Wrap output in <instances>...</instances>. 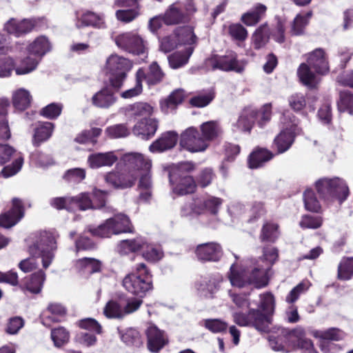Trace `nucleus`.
I'll return each instance as SVG.
<instances>
[{"mask_svg": "<svg viewBox=\"0 0 353 353\" xmlns=\"http://www.w3.org/2000/svg\"><path fill=\"white\" fill-rule=\"evenodd\" d=\"M312 334L315 338L330 341H340L344 337V333L336 328H330L325 331L314 330L312 331Z\"/></svg>", "mask_w": 353, "mask_h": 353, "instance_id": "58", "label": "nucleus"}, {"mask_svg": "<svg viewBox=\"0 0 353 353\" xmlns=\"http://www.w3.org/2000/svg\"><path fill=\"white\" fill-rule=\"evenodd\" d=\"M117 46L130 53L142 55L146 57L148 53L147 42L137 32H127L115 38Z\"/></svg>", "mask_w": 353, "mask_h": 353, "instance_id": "11", "label": "nucleus"}, {"mask_svg": "<svg viewBox=\"0 0 353 353\" xmlns=\"http://www.w3.org/2000/svg\"><path fill=\"white\" fill-rule=\"evenodd\" d=\"M105 134L110 139H119L128 136L130 130L125 124H116L108 127Z\"/></svg>", "mask_w": 353, "mask_h": 353, "instance_id": "60", "label": "nucleus"}, {"mask_svg": "<svg viewBox=\"0 0 353 353\" xmlns=\"http://www.w3.org/2000/svg\"><path fill=\"white\" fill-rule=\"evenodd\" d=\"M144 77V70L140 68L136 73V84L134 87L123 92L121 96L123 99H130L139 95L143 90L142 81Z\"/></svg>", "mask_w": 353, "mask_h": 353, "instance_id": "53", "label": "nucleus"}, {"mask_svg": "<svg viewBox=\"0 0 353 353\" xmlns=\"http://www.w3.org/2000/svg\"><path fill=\"white\" fill-rule=\"evenodd\" d=\"M39 62L40 59L27 56L21 60L18 66L15 65V74L18 76L30 74L36 70Z\"/></svg>", "mask_w": 353, "mask_h": 353, "instance_id": "44", "label": "nucleus"}, {"mask_svg": "<svg viewBox=\"0 0 353 353\" xmlns=\"http://www.w3.org/2000/svg\"><path fill=\"white\" fill-rule=\"evenodd\" d=\"M288 332H291V330L282 328L279 335L269 336L270 345L273 350L289 352L295 347L294 338H291Z\"/></svg>", "mask_w": 353, "mask_h": 353, "instance_id": "19", "label": "nucleus"}, {"mask_svg": "<svg viewBox=\"0 0 353 353\" xmlns=\"http://www.w3.org/2000/svg\"><path fill=\"white\" fill-rule=\"evenodd\" d=\"M140 251L143 257L150 262H157L163 256V252L160 245L148 243L144 239V245L141 246Z\"/></svg>", "mask_w": 353, "mask_h": 353, "instance_id": "41", "label": "nucleus"}, {"mask_svg": "<svg viewBox=\"0 0 353 353\" xmlns=\"http://www.w3.org/2000/svg\"><path fill=\"white\" fill-rule=\"evenodd\" d=\"M353 276V257H344L338 266L337 277L340 280L347 281Z\"/></svg>", "mask_w": 353, "mask_h": 353, "instance_id": "46", "label": "nucleus"}, {"mask_svg": "<svg viewBox=\"0 0 353 353\" xmlns=\"http://www.w3.org/2000/svg\"><path fill=\"white\" fill-rule=\"evenodd\" d=\"M199 260L217 261L223 255L222 248L216 242H210L197 245L195 251Z\"/></svg>", "mask_w": 353, "mask_h": 353, "instance_id": "18", "label": "nucleus"}, {"mask_svg": "<svg viewBox=\"0 0 353 353\" xmlns=\"http://www.w3.org/2000/svg\"><path fill=\"white\" fill-rule=\"evenodd\" d=\"M121 341L128 346L139 347L143 345V341L140 332L135 329H128L121 334Z\"/></svg>", "mask_w": 353, "mask_h": 353, "instance_id": "47", "label": "nucleus"}, {"mask_svg": "<svg viewBox=\"0 0 353 353\" xmlns=\"http://www.w3.org/2000/svg\"><path fill=\"white\" fill-rule=\"evenodd\" d=\"M144 245V239L137 237L134 239H126L119 242L117 245V252L121 255H125L130 252H135L141 250Z\"/></svg>", "mask_w": 353, "mask_h": 353, "instance_id": "43", "label": "nucleus"}, {"mask_svg": "<svg viewBox=\"0 0 353 353\" xmlns=\"http://www.w3.org/2000/svg\"><path fill=\"white\" fill-rule=\"evenodd\" d=\"M196 11L193 0L178 1L168 7L163 16V21L166 25L186 23Z\"/></svg>", "mask_w": 353, "mask_h": 353, "instance_id": "9", "label": "nucleus"}, {"mask_svg": "<svg viewBox=\"0 0 353 353\" xmlns=\"http://www.w3.org/2000/svg\"><path fill=\"white\" fill-rule=\"evenodd\" d=\"M311 283L307 280H303L296 286H295L287 295L286 301L288 303H294L296 301L300 295L305 293L310 287Z\"/></svg>", "mask_w": 353, "mask_h": 353, "instance_id": "62", "label": "nucleus"}, {"mask_svg": "<svg viewBox=\"0 0 353 353\" xmlns=\"http://www.w3.org/2000/svg\"><path fill=\"white\" fill-rule=\"evenodd\" d=\"M214 98V93L212 90H208L198 93L192 97L190 103L196 108H204L209 105Z\"/></svg>", "mask_w": 353, "mask_h": 353, "instance_id": "51", "label": "nucleus"}, {"mask_svg": "<svg viewBox=\"0 0 353 353\" xmlns=\"http://www.w3.org/2000/svg\"><path fill=\"white\" fill-rule=\"evenodd\" d=\"M178 141V134L174 131H168L154 141L149 147L152 153H160L174 148Z\"/></svg>", "mask_w": 353, "mask_h": 353, "instance_id": "24", "label": "nucleus"}, {"mask_svg": "<svg viewBox=\"0 0 353 353\" xmlns=\"http://www.w3.org/2000/svg\"><path fill=\"white\" fill-rule=\"evenodd\" d=\"M309 64L303 63L300 65L297 74L301 81L309 88H314L318 83L319 80L316 74L312 71Z\"/></svg>", "mask_w": 353, "mask_h": 353, "instance_id": "42", "label": "nucleus"}, {"mask_svg": "<svg viewBox=\"0 0 353 353\" xmlns=\"http://www.w3.org/2000/svg\"><path fill=\"white\" fill-rule=\"evenodd\" d=\"M196 39L192 27L178 28L173 34L160 40L159 49L164 53H168L174 49L179 50L183 47L193 45Z\"/></svg>", "mask_w": 353, "mask_h": 353, "instance_id": "8", "label": "nucleus"}, {"mask_svg": "<svg viewBox=\"0 0 353 353\" xmlns=\"http://www.w3.org/2000/svg\"><path fill=\"white\" fill-rule=\"evenodd\" d=\"M118 157L114 152H98L89 155L88 164L92 169H97L101 167H111L117 161Z\"/></svg>", "mask_w": 353, "mask_h": 353, "instance_id": "25", "label": "nucleus"}, {"mask_svg": "<svg viewBox=\"0 0 353 353\" xmlns=\"http://www.w3.org/2000/svg\"><path fill=\"white\" fill-rule=\"evenodd\" d=\"M23 157L21 153L17 154L16 157L12 164L5 166L1 174L4 178H8L17 174L23 164Z\"/></svg>", "mask_w": 353, "mask_h": 353, "instance_id": "55", "label": "nucleus"}, {"mask_svg": "<svg viewBox=\"0 0 353 353\" xmlns=\"http://www.w3.org/2000/svg\"><path fill=\"white\" fill-rule=\"evenodd\" d=\"M264 310H245L234 314V322L240 326L253 325L259 331L265 332L270 323V318Z\"/></svg>", "mask_w": 353, "mask_h": 353, "instance_id": "12", "label": "nucleus"}, {"mask_svg": "<svg viewBox=\"0 0 353 353\" xmlns=\"http://www.w3.org/2000/svg\"><path fill=\"white\" fill-rule=\"evenodd\" d=\"M154 112V108L148 103L137 102L125 108V114L128 121L148 119Z\"/></svg>", "mask_w": 353, "mask_h": 353, "instance_id": "22", "label": "nucleus"}, {"mask_svg": "<svg viewBox=\"0 0 353 353\" xmlns=\"http://www.w3.org/2000/svg\"><path fill=\"white\" fill-rule=\"evenodd\" d=\"M113 228L117 229L116 234L132 232V225L130 219L123 214H118L110 218Z\"/></svg>", "mask_w": 353, "mask_h": 353, "instance_id": "45", "label": "nucleus"}, {"mask_svg": "<svg viewBox=\"0 0 353 353\" xmlns=\"http://www.w3.org/2000/svg\"><path fill=\"white\" fill-rule=\"evenodd\" d=\"M267 8L261 3L256 4L253 8L241 17V21L248 26H252L256 24L265 14Z\"/></svg>", "mask_w": 353, "mask_h": 353, "instance_id": "39", "label": "nucleus"}, {"mask_svg": "<svg viewBox=\"0 0 353 353\" xmlns=\"http://www.w3.org/2000/svg\"><path fill=\"white\" fill-rule=\"evenodd\" d=\"M24 216V208L22 201L17 198L12 199V207L10 210L0 215V225L10 228L16 225Z\"/></svg>", "mask_w": 353, "mask_h": 353, "instance_id": "16", "label": "nucleus"}, {"mask_svg": "<svg viewBox=\"0 0 353 353\" xmlns=\"http://www.w3.org/2000/svg\"><path fill=\"white\" fill-rule=\"evenodd\" d=\"M72 199L74 210L75 208H79L81 210L96 209L95 203L92 201L90 196L86 192H82L74 197H72Z\"/></svg>", "mask_w": 353, "mask_h": 353, "instance_id": "54", "label": "nucleus"}, {"mask_svg": "<svg viewBox=\"0 0 353 353\" xmlns=\"http://www.w3.org/2000/svg\"><path fill=\"white\" fill-rule=\"evenodd\" d=\"M223 282V276L216 273L201 277L196 282L195 288L200 294L206 297H212L219 290Z\"/></svg>", "mask_w": 353, "mask_h": 353, "instance_id": "14", "label": "nucleus"}, {"mask_svg": "<svg viewBox=\"0 0 353 353\" xmlns=\"http://www.w3.org/2000/svg\"><path fill=\"white\" fill-rule=\"evenodd\" d=\"M76 26L79 28L84 26H92L97 28L105 27V20L103 14L92 12H85L81 16H77Z\"/></svg>", "mask_w": 353, "mask_h": 353, "instance_id": "29", "label": "nucleus"}, {"mask_svg": "<svg viewBox=\"0 0 353 353\" xmlns=\"http://www.w3.org/2000/svg\"><path fill=\"white\" fill-rule=\"evenodd\" d=\"M320 197L330 203L344 201L349 195V189L345 181L339 177L322 178L315 183Z\"/></svg>", "mask_w": 353, "mask_h": 353, "instance_id": "6", "label": "nucleus"}, {"mask_svg": "<svg viewBox=\"0 0 353 353\" xmlns=\"http://www.w3.org/2000/svg\"><path fill=\"white\" fill-rule=\"evenodd\" d=\"M256 114L257 111L254 108H248L243 110L236 121L232 125V131L250 132L256 119Z\"/></svg>", "mask_w": 353, "mask_h": 353, "instance_id": "20", "label": "nucleus"}, {"mask_svg": "<svg viewBox=\"0 0 353 353\" xmlns=\"http://www.w3.org/2000/svg\"><path fill=\"white\" fill-rule=\"evenodd\" d=\"M117 97L108 88H104L96 92L91 99L93 105L99 108L106 109L114 105Z\"/></svg>", "mask_w": 353, "mask_h": 353, "instance_id": "27", "label": "nucleus"}, {"mask_svg": "<svg viewBox=\"0 0 353 353\" xmlns=\"http://www.w3.org/2000/svg\"><path fill=\"white\" fill-rule=\"evenodd\" d=\"M52 49V45L48 39L45 36L36 38L27 48L28 52L35 57L41 58Z\"/></svg>", "mask_w": 353, "mask_h": 353, "instance_id": "28", "label": "nucleus"}, {"mask_svg": "<svg viewBox=\"0 0 353 353\" xmlns=\"http://www.w3.org/2000/svg\"><path fill=\"white\" fill-rule=\"evenodd\" d=\"M337 106L340 112L353 115V94L348 90L340 92Z\"/></svg>", "mask_w": 353, "mask_h": 353, "instance_id": "50", "label": "nucleus"}, {"mask_svg": "<svg viewBox=\"0 0 353 353\" xmlns=\"http://www.w3.org/2000/svg\"><path fill=\"white\" fill-rule=\"evenodd\" d=\"M123 161L127 169L132 173H138L148 171L152 168V161L140 153L132 152L125 154Z\"/></svg>", "mask_w": 353, "mask_h": 353, "instance_id": "15", "label": "nucleus"}, {"mask_svg": "<svg viewBox=\"0 0 353 353\" xmlns=\"http://www.w3.org/2000/svg\"><path fill=\"white\" fill-rule=\"evenodd\" d=\"M69 338V332L63 327H58L51 332V339L56 347H61L68 343Z\"/></svg>", "mask_w": 353, "mask_h": 353, "instance_id": "63", "label": "nucleus"}, {"mask_svg": "<svg viewBox=\"0 0 353 353\" xmlns=\"http://www.w3.org/2000/svg\"><path fill=\"white\" fill-rule=\"evenodd\" d=\"M185 98V92L182 89L173 91L170 96L161 102V108L164 113L173 111L176 107L182 103Z\"/></svg>", "mask_w": 353, "mask_h": 353, "instance_id": "37", "label": "nucleus"}, {"mask_svg": "<svg viewBox=\"0 0 353 353\" xmlns=\"http://www.w3.org/2000/svg\"><path fill=\"white\" fill-rule=\"evenodd\" d=\"M179 144L192 153L203 152L209 147V143L205 142V138L194 127H190L181 134Z\"/></svg>", "mask_w": 353, "mask_h": 353, "instance_id": "13", "label": "nucleus"}, {"mask_svg": "<svg viewBox=\"0 0 353 353\" xmlns=\"http://www.w3.org/2000/svg\"><path fill=\"white\" fill-rule=\"evenodd\" d=\"M145 334L148 348L151 352H159L168 343L165 332L155 325H150L146 330Z\"/></svg>", "mask_w": 353, "mask_h": 353, "instance_id": "17", "label": "nucleus"}, {"mask_svg": "<svg viewBox=\"0 0 353 353\" xmlns=\"http://www.w3.org/2000/svg\"><path fill=\"white\" fill-rule=\"evenodd\" d=\"M269 39V29L267 24L259 27L254 32L252 40L255 49L263 48Z\"/></svg>", "mask_w": 353, "mask_h": 353, "instance_id": "49", "label": "nucleus"}, {"mask_svg": "<svg viewBox=\"0 0 353 353\" xmlns=\"http://www.w3.org/2000/svg\"><path fill=\"white\" fill-rule=\"evenodd\" d=\"M59 234L54 231H39L32 237V241L28 246V252L32 256L41 259L43 268L47 269L54 258L57 249V240Z\"/></svg>", "mask_w": 353, "mask_h": 353, "instance_id": "3", "label": "nucleus"}, {"mask_svg": "<svg viewBox=\"0 0 353 353\" xmlns=\"http://www.w3.org/2000/svg\"><path fill=\"white\" fill-rule=\"evenodd\" d=\"M65 310H44L41 315L43 325L50 326L51 323L61 322L65 319Z\"/></svg>", "mask_w": 353, "mask_h": 353, "instance_id": "56", "label": "nucleus"}, {"mask_svg": "<svg viewBox=\"0 0 353 353\" xmlns=\"http://www.w3.org/2000/svg\"><path fill=\"white\" fill-rule=\"evenodd\" d=\"M54 124L51 122H42L35 128L32 143L34 146H39L42 143L48 141L52 135Z\"/></svg>", "mask_w": 353, "mask_h": 353, "instance_id": "33", "label": "nucleus"}, {"mask_svg": "<svg viewBox=\"0 0 353 353\" xmlns=\"http://www.w3.org/2000/svg\"><path fill=\"white\" fill-rule=\"evenodd\" d=\"M140 176L138 188L140 191L139 199L148 201L152 196V181L150 170L138 173Z\"/></svg>", "mask_w": 353, "mask_h": 353, "instance_id": "36", "label": "nucleus"}, {"mask_svg": "<svg viewBox=\"0 0 353 353\" xmlns=\"http://www.w3.org/2000/svg\"><path fill=\"white\" fill-rule=\"evenodd\" d=\"M195 170L192 162H181L173 166L169 174L173 192L179 195L193 193L196 183L190 174Z\"/></svg>", "mask_w": 353, "mask_h": 353, "instance_id": "4", "label": "nucleus"}, {"mask_svg": "<svg viewBox=\"0 0 353 353\" xmlns=\"http://www.w3.org/2000/svg\"><path fill=\"white\" fill-rule=\"evenodd\" d=\"M159 121L154 118L139 120L133 127V134L142 139H149L152 137L158 128Z\"/></svg>", "mask_w": 353, "mask_h": 353, "instance_id": "23", "label": "nucleus"}, {"mask_svg": "<svg viewBox=\"0 0 353 353\" xmlns=\"http://www.w3.org/2000/svg\"><path fill=\"white\" fill-rule=\"evenodd\" d=\"M15 72V60L12 57H0V78H9Z\"/></svg>", "mask_w": 353, "mask_h": 353, "instance_id": "57", "label": "nucleus"}, {"mask_svg": "<svg viewBox=\"0 0 353 353\" xmlns=\"http://www.w3.org/2000/svg\"><path fill=\"white\" fill-rule=\"evenodd\" d=\"M62 108V104L52 103L43 108L40 111V114L48 119H55L61 114Z\"/></svg>", "mask_w": 353, "mask_h": 353, "instance_id": "64", "label": "nucleus"}, {"mask_svg": "<svg viewBox=\"0 0 353 353\" xmlns=\"http://www.w3.org/2000/svg\"><path fill=\"white\" fill-rule=\"evenodd\" d=\"M201 135L205 138L206 143L214 141L221 134V128L219 123L215 121H209L200 125Z\"/></svg>", "mask_w": 353, "mask_h": 353, "instance_id": "40", "label": "nucleus"}, {"mask_svg": "<svg viewBox=\"0 0 353 353\" xmlns=\"http://www.w3.org/2000/svg\"><path fill=\"white\" fill-rule=\"evenodd\" d=\"M279 257L274 247L263 248V256L257 260H247L238 265L236 263L230 267L228 278L232 286L243 288L252 284L256 288L266 286L270 279L272 265Z\"/></svg>", "mask_w": 353, "mask_h": 353, "instance_id": "1", "label": "nucleus"}, {"mask_svg": "<svg viewBox=\"0 0 353 353\" xmlns=\"http://www.w3.org/2000/svg\"><path fill=\"white\" fill-rule=\"evenodd\" d=\"M45 280L46 274L43 270H39L32 274L24 284L20 285V288L23 292L28 291L32 294H38L41 292Z\"/></svg>", "mask_w": 353, "mask_h": 353, "instance_id": "34", "label": "nucleus"}, {"mask_svg": "<svg viewBox=\"0 0 353 353\" xmlns=\"http://www.w3.org/2000/svg\"><path fill=\"white\" fill-rule=\"evenodd\" d=\"M247 65L245 59H238L237 54L233 51L227 52L224 55L214 54L205 61L208 70H220L225 72L233 71L242 73Z\"/></svg>", "mask_w": 353, "mask_h": 353, "instance_id": "7", "label": "nucleus"}, {"mask_svg": "<svg viewBox=\"0 0 353 353\" xmlns=\"http://www.w3.org/2000/svg\"><path fill=\"white\" fill-rule=\"evenodd\" d=\"M194 50L192 45L180 48L168 57L170 66L172 69H178L185 65L192 55Z\"/></svg>", "mask_w": 353, "mask_h": 353, "instance_id": "30", "label": "nucleus"}, {"mask_svg": "<svg viewBox=\"0 0 353 353\" xmlns=\"http://www.w3.org/2000/svg\"><path fill=\"white\" fill-rule=\"evenodd\" d=\"M280 121L282 130L274 138L273 147L276 149L279 154H282L290 148L301 129L298 126V119L289 110L283 113Z\"/></svg>", "mask_w": 353, "mask_h": 353, "instance_id": "5", "label": "nucleus"}, {"mask_svg": "<svg viewBox=\"0 0 353 353\" xmlns=\"http://www.w3.org/2000/svg\"><path fill=\"white\" fill-rule=\"evenodd\" d=\"M13 105L19 110L28 108L32 101V96L29 90L21 88L12 92V96Z\"/></svg>", "mask_w": 353, "mask_h": 353, "instance_id": "38", "label": "nucleus"}, {"mask_svg": "<svg viewBox=\"0 0 353 353\" xmlns=\"http://www.w3.org/2000/svg\"><path fill=\"white\" fill-rule=\"evenodd\" d=\"M307 64H309L316 73L325 74L329 70V65L325 57V52L318 48L308 54Z\"/></svg>", "mask_w": 353, "mask_h": 353, "instance_id": "26", "label": "nucleus"}, {"mask_svg": "<svg viewBox=\"0 0 353 353\" xmlns=\"http://www.w3.org/2000/svg\"><path fill=\"white\" fill-rule=\"evenodd\" d=\"M197 199V209L199 215L208 214L215 220L223 204L221 198L210 196L205 199Z\"/></svg>", "mask_w": 353, "mask_h": 353, "instance_id": "21", "label": "nucleus"}, {"mask_svg": "<svg viewBox=\"0 0 353 353\" xmlns=\"http://www.w3.org/2000/svg\"><path fill=\"white\" fill-rule=\"evenodd\" d=\"M107 194V192L94 188L92 192L93 203H95L96 209H102L104 212H112L113 208L105 204Z\"/></svg>", "mask_w": 353, "mask_h": 353, "instance_id": "61", "label": "nucleus"}, {"mask_svg": "<svg viewBox=\"0 0 353 353\" xmlns=\"http://www.w3.org/2000/svg\"><path fill=\"white\" fill-rule=\"evenodd\" d=\"M102 263L94 258H82L77 261L75 268L81 276L100 272Z\"/></svg>", "mask_w": 353, "mask_h": 353, "instance_id": "31", "label": "nucleus"}, {"mask_svg": "<svg viewBox=\"0 0 353 353\" xmlns=\"http://www.w3.org/2000/svg\"><path fill=\"white\" fill-rule=\"evenodd\" d=\"M164 77V73L161 70L157 62H153L148 69L147 74L144 72L143 81L145 80L149 85H156L160 83Z\"/></svg>", "mask_w": 353, "mask_h": 353, "instance_id": "48", "label": "nucleus"}, {"mask_svg": "<svg viewBox=\"0 0 353 353\" xmlns=\"http://www.w3.org/2000/svg\"><path fill=\"white\" fill-rule=\"evenodd\" d=\"M132 67L130 60L117 54L110 55L106 61V70L110 73V83L116 90L121 88L126 78L127 72Z\"/></svg>", "mask_w": 353, "mask_h": 353, "instance_id": "10", "label": "nucleus"}, {"mask_svg": "<svg viewBox=\"0 0 353 353\" xmlns=\"http://www.w3.org/2000/svg\"><path fill=\"white\" fill-rule=\"evenodd\" d=\"M294 338V344L301 348L303 353H317L311 340L305 338V331L302 327H296L288 332Z\"/></svg>", "mask_w": 353, "mask_h": 353, "instance_id": "32", "label": "nucleus"}, {"mask_svg": "<svg viewBox=\"0 0 353 353\" xmlns=\"http://www.w3.org/2000/svg\"><path fill=\"white\" fill-rule=\"evenodd\" d=\"M303 200L305 209L308 211L319 212L321 210V205L316 199L313 190L307 189L304 192Z\"/></svg>", "mask_w": 353, "mask_h": 353, "instance_id": "59", "label": "nucleus"}, {"mask_svg": "<svg viewBox=\"0 0 353 353\" xmlns=\"http://www.w3.org/2000/svg\"><path fill=\"white\" fill-rule=\"evenodd\" d=\"M112 221L108 219L103 223L97 228H90L89 232L95 236L105 238L110 237L112 235H117L115 231L117 229L113 228Z\"/></svg>", "mask_w": 353, "mask_h": 353, "instance_id": "52", "label": "nucleus"}, {"mask_svg": "<svg viewBox=\"0 0 353 353\" xmlns=\"http://www.w3.org/2000/svg\"><path fill=\"white\" fill-rule=\"evenodd\" d=\"M273 156L272 152L265 148H256L249 157V167L252 169L259 168L272 159Z\"/></svg>", "mask_w": 353, "mask_h": 353, "instance_id": "35", "label": "nucleus"}, {"mask_svg": "<svg viewBox=\"0 0 353 353\" xmlns=\"http://www.w3.org/2000/svg\"><path fill=\"white\" fill-rule=\"evenodd\" d=\"M122 285L127 291L139 297L114 296L104 309H138L141 305V298L152 288L151 276L146 265L143 263L137 264L132 272L123 278Z\"/></svg>", "mask_w": 353, "mask_h": 353, "instance_id": "2", "label": "nucleus"}]
</instances>
